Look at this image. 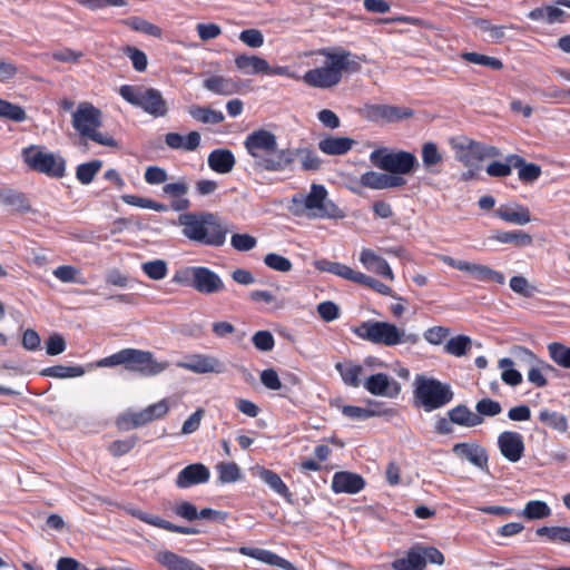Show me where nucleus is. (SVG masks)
<instances>
[{
  "label": "nucleus",
  "instance_id": "nucleus-1",
  "mask_svg": "<svg viewBox=\"0 0 570 570\" xmlns=\"http://www.w3.org/2000/svg\"><path fill=\"white\" fill-rule=\"evenodd\" d=\"M317 53L325 57L324 65L307 70L302 77L292 71L288 66L272 67L268 62L264 75L285 76L294 80H303L312 88L330 89L342 81L344 72L354 73L362 68L363 59L342 47L322 48Z\"/></svg>",
  "mask_w": 570,
  "mask_h": 570
},
{
  "label": "nucleus",
  "instance_id": "nucleus-2",
  "mask_svg": "<svg viewBox=\"0 0 570 570\" xmlns=\"http://www.w3.org/2000/svg\"><path fill=\"white\" fill-rule=\"evenodd\" d=\"M243 144L253 158V167L258 170L284 171L289 169L296 159L297 153L294 149H279L276 135L263 128L248 134Z\"/></svg>",
  "mask_w": 570,
  "mask_h": 570
},
{
  "label": "nucleus",
  "instance_id": "nucleus-3",
  "mask_svg": "<svg viewBox=\"0 0 570 570\" xmlns=\"http://www.w3.org/2000/svg\"><path fill=\"white\" fill-rule=\"evenodd\" d=\"M178 223L183 227V235L194 243L220 247L226 242L228 230L213 213H184L179 215Z\"/></svg>",
  "mask_w": 570,
  "mask_h": 570
},
{
  "label": "nucleus",
  "instance_id": "nucleus-4",
  "mask_svg": "<svg viewBox=\"0 0 570 570\" xmlns=\"http://www.w3.org/2000/svg\"><path fill=\"white\" fill-rule=\"evenodd\" d=\"M352 332L361 340L384 346H395L403 343L416 344L420 340L417 334H405L393 323L375 320L362 322L354 326Z\"/></svg>",
  "mask_w": 570,
  "mask_h": 570
},
{
  "label": "nucleus",
  "instance_id": "nucleus-5",
  "mask_svg": "<svg viewBox=\"0 0 570 570\" xmlns=\"http://www.w3.org/2000/svg\"><path fill=\"white\" fill-rule=\"evenodd\" d=\"M118 365H124L126 370L137 372L144 376L157 375L166 368V364L154 360L151 352L129 347L122 348L97 362L99 367H114Z\"/></svg>",
  "mask_w": 570,
  "mask_h": 570
},
{
  "label": "nucleus",
  "instance_id": "nucleus-6",
  "mask_svg": "<svg viewBox=\"0 0 570 570\" xmlns=\"http://www.w3.org/2000/svg\"><path fill=\"white\" fill-rule=\"evenodd\" d=\"M453 396L454 394L449 384L424 375L415 376L414 405L422 407L425 412H432L445 406L452 401Z\"/></svg>",
  "mask_w": 570,
  "mask_h": 570
},
{
  "label": "nucleus",
  "instance_id": "nucleus-7",
  "mask_svg": "<svg viewBox=\"0 0 570 570\" xmlns=\"http://www.w3.org/2000/svg\"><path fill=\"white\" fill-rule=\"evenodd\" d=\"M102 124V114L90 102H80L72 114V127L82 137L106 147H117V140L98 131Z\"/></svg>",
  "mask_w": 570,
  "mask_h": 570
},
{
  "label": "nucleus",
  "instance_id": "nucleus-8",
  "mask_svg": "<svg viewBox=\"0 0 570 570\" xmlns=\"http://www.w3.org/2000/svg\"><path fill=\"white\" fill-rule=\"evenodd\" d=\"M119 95L131 106L142 109L155 118L165 117L168 112L167 101L156 88L122 85L119 88Z\"/></svg>",
  "mask_w": 570,
  "mask_h": 570
},
{
  "label": "nucleus",
  "instance_id": "nucleus-9",
  "mask_svg": "<svg viewBox=\"0 0 570 570\" xmlns=\"http://www.w3.org/2000/svg\"><path fill=\"white\" fill-rule=\"evenodd\" d=\"M455 159L465 167H478V164L487 158H494L500 150L481 141L473 140L465 136H459L450 140Z\"/></svg>",
  "mask_w": 570,
  "mask_h": 570
},
{
  "label": "nucleus",
  "instance_id": "nucleus-10",
  "mask_svg": "<svg viewBox=\"0 0 570 570\" xmlns=\"http://www.w3.org/2000/svg\"><path fill=\"white\" fill-rule=\"evenodd\" d=\"M24 164L33 171L51 178H62L66 174V161L61 156L45 151L40 146H29L22 149Z\"/></svg>",
  "mask_w": 570,
  "mask_h": 570
},
{
  "label": "nucleus",
  "instance_id": "nucleus-11",
  "mask_svg": "<svg viewBox=\"0 0 570 570\" xmlns=\"http://www.w3.org/2000/svg\"><path fill=\"white\" fill-rule=\"evenodd\" d=\"M370 160L380 169L397 175H409L419 166L415 155L405 150L376 149L371 153Z\"/></svg>",
  "mask_w": 570,
  "mask_h": 570
},
{
  "label": "nucleus",
  "instance_id": "nucleus-12",
  "mask_svg": "<svg viewBox=\"0 0 570 570\" xmlns=\"http://www.w3.org/2000/svg\"><path fill=\"white\" fill-rule=\"evenodd\" d=\"M180 274L186 279L190 278L189 285L202 294H214L225 289L224 282L217 273L205 266H190L183 272H177L175 282H183Z\"/></svg>",
  "mask_w": 570,
  "mask_h": 570
},
{
  "label": "nucleus",
  "instance_id": "nucleus-13",
  "mask_svg": "<svg viewBox=\"0 0 570 570\" xmlns=\"http://www.w3.org/2000/svg\"><path fill=\"white\" fill-rule=\"evenodd\" d=\"M304 206L314 218L340 219L345 216L336 204L327 199V190L320 184L311 185L309 193L304 198Z\"/></svg>",
  "mask_w": 570,
  "mask_h": 570
},
{
  "label": "nucleus",
  "instance_id": "nucleus-14",
  "mask_svg": "<svg viewBox=\"0 0 570 570\" xmlns=\"http://www.w3.org/2000/svg\"><path fill=\"white\" fill-rule=\"evenodd\" d=\"M438 257L445 265L468 273L473 279L478 282L495 283L499 285H503L505 282L503 273L495 271L488 265L455 259L449 255H439Z\"/></svg>",
  "mask_w": 570,
  "mask_h": 570
},
{
  "label": "nucleus",
  "instance_id": "nucleus-15",
  "mask_svg": "<svg viewBox=\"0 0 570 570\" xmlns=\"http://www.w3.org/2000/svg\"><path fill=\"white\" fill-rule=\"evenodd\" d=\"M411 108L385 104H367L360 109V115L372 122L390 124L412 117Z\"/></svg>",
  "mask_w": 570,
  "mask_h": 570
},
{
  "label": "nucleus",
  "instance_id": "nucleus-16",
  "mask_svg": "<svg viewBox=\"0 0 570 570\" xmlns=\"http://www.w3.org/2000/svg\"><path fill=\"white\" fill-rule=\"evenodd\" d=\"M452 453L460 460H465L482 471L489 470L488 451L478 442L455 443L452 448Z\"/></svg>",
  "mask_w": 570,
  "mask_h": 570
},
{
  "label": "nucleus",
  "instance_id": "nucleus-17",
  "mask_svg": "<svg viewBox=\"0 0 570 570\" xmlns=\"http://www.w3.org/2000/svg\"><path fill=\"white\" fill-rule=\"evenodd\" d=\"M364 389L372 395L395 399L401 393V384L390 377L386 373H375L370 375L363 383Z\"/></svg>",
  "mask_w": 570,
  "mask_h": 570
},
{
  "label": "nucleus",
  "instance_id": "nucleus-18",
  "mask_svg": "<svg viewBox=\"0 0 570 570\" xmlns=\"http://www.w3.org/2000/svg\"><path fill=\"white\" fill-rule=\"evenodd\" d=\"M514 355L522 357L530 363L531 366L528 371L529 382L534 384L537 387H544L548 384L544 372L553 370L550 364L539 361L529 348L523 346H517L514 348Z\"/></svg>",
  "mask_w": 570,
  "mask_h": 570
},
{
  "label": "nucleus",
  "instance_id": "nucleus-19",
  "mask_svg": "<svg viewBox=\"0 0 570 570\" xmlns=\"http://www.w3.org/2000/svg\"><path fill=\"white\" fill-rule=\"evenodd\" d=\"M498 446L502 456L513 463L518 462L524 453L523 438L514 431L501 432L498 436Z\"/></svg>",
  "mask_w": 570,
  "mask_h": 570
},
{
  "label": "nucleus",
  "instance_id": "nucleus-20",
  "mask_svg": "<svg viewBox=\"0 0 570 570\" xmlns=\"http://www.w3.org/2000/svg\"><path fill=\"white\" fill-rule=\"evenodd\" d=\"M366 485L361 474L350 471L335 472L332 478L331 489L334 493L356 494Z\"/></svg>",
  "mask_w": 570,
  "mask_h": 570
},
{
  "label": "nucleus",
  "instance_id": "nucleus-21",
  "mask_svg": "<svg viewBox=\"0 0 570 570\" xmlns=\"http://www.w3.org/2000/svg\"><path fill=\"white\" fill-rule=\"evenodd\" d=\"M210 471L203 463H191L185 466L176 476L175 484L179 489H187L209 481Z\"/></svg>",
  "mask_w": 570,
  "mask_h": 570
},
{
  "label": "nucleus",
  "instance_id": "nucleus-22",
  "mask_svg": "<svg viewBox=\"0 0 570 570\" xmlns=\"http://www.w3.org/2000/svg\"><path fill=\"white\" fill-rule=\"evenodd\" d=\"M178 366L198 374L224 372V364L217 357L204 354L190 355Z\"/></svg>",
  "mask_w": 570,
  "mask_h": 570
},
{
  "label": "nucleus",
  "instance_id": "nucleus-23",
  "mask_svg": "<svg viewBox=\"0 0 570 570\" xmlns=\"http://www.w3.org/2000/svg\"><path fill=\"white\" fill-rule=\"evenodd\" d=\"M252 473L254 476L259 478L273 492L282 497L286 502L293 503V493L275 471L257 465L252 469Z\"/></svg>",
  "mask_w": 570,
  "mask_h": 570
},
{
  "label": "nucleus",
  "instance_id": "nucleus-24",
  "mask_svg": "<svg viewBox=\"0 0 570 570\" xmlns=\"http://www.w3.org/2000/svg\"><path fill=\"white\" fill-rule=\"evenodd\" d=\"M238 551L243 556L254 558L269 566H275L284 570H296L292 562L269 550L252 547H240Z\"/></svg>",
  "mask_w": 570,
  "mask_h": 570
},
{
  "label": "nucleus",
  "instance_id": "nucleus-25",
  "mask_svg": "<svg viewBox=\"0 0 570 570\" xmlns=\"http://www.w3.org/2000/svg\"><path fill=\"white\" fill-rule=\"evenodd\" d=\"M155 560L167 570H205L190 559L168 550L156 553Z\"/></svg>",
  "mask_w": 570,
  "mask_h": 570
},
{
  "label": "nucleus",
  "instance_id": "nucleus-26",
  "mask_svg": "<svg viewBox=\"0 0 570 570\" xmlns=\"http://www.w3.org/2000/svg\"><path fill=\"white\" fill-rule=\"evenodd\" d=\"M360 262L366 269L390 281L394 279V274L389 263L383 257L376 255L374 250L368 248L363 249L360 255Z\"/></svg>",
  "mask_w": 570,
  "mask_h": 570
},
{
  "label": "nucleus",
  "instance_id": "nucleus-27",
  "mask_svg": "<svg viewBox=\"0 0 570 570\" xmlns=\"http://www.w3.org/2000/svg\"><path fill=\"white\" fill-rule=\"evenodd\" d=\"M207 163L213 171L217 174H228L234 169L236 159L232 150L218 148L210 151Z\"/></svg>",
  "mask_w": 570,
  "mask_h": 570
},
{
  "label": "nucleus",
  "instance_id": "nucleus-28",
  "mask_svg": "<svg viewBox=\"0 0 570 570\" xmlns=\"http://www.w3.org/2000/svg\"><path fill=\"white\" fill-rule=\"evenodd\" d=\"M495 216L507 223L517 225H525L531 222L529 208L520 204L501 205L495 210Z\"/></svg>",
  "mask_w": 570,
  "mask_h": 570
},
{
  "label": "nucleus",
  "instance_id": "nucleus-29",
  "mask_svg": "<svg viewBox=\"0 0 570 570\" xmlns=\"http://www.w3.org/2000/svg\"><path fill=\"white\" fill-rule=\"evenodd\" d=\"M509 160L513 164V168L518 169L519 179L524 184L534 183L542 174V169L539 165L527 163L523 157L517 154H510Z\"/></svg>",
  "mask_w": 570,
  "mask_h": 570
},
{
  "label": "nucleus",
  "instance_id": "nucleus-30",
  "mask_svg": "<svg viewBox=\"0 0 570 570\" xmlns=\"http://www.w3.org/2000/svg\"><path fill=\"white\" fill-rule=\"evenodd\" d=\"M354 142L348 137L327 136L318 141V149L326 155L340 156L347 154Z\"/></svg>",
  "mask_w": 570,
  "mask_h": 570
},
{
  "label": "nucleus",
  "instance_id": "nucleus-31",
  "mask_svg": "<svg viewBox=\"0 0 570 570\" xmlns=\"http://www.w3.org/2000/svg\"><path fill=\"white\" fill-rule=\"evenodd\" d=\"M237 70L245 75H264L267 70V60L256 55H238L234 59Z\"/></svg>",
  "mask_w": 570,
  "mask_h": 570
},
{
  "label": "nucleus",
  "instance_id": "nucleus-32",
  "mask_svg": "<svg viewBox=\"0 0 570 570\" xmlns=\"http://www.w3.org/2000/svg\"><path fill=\"white\" fill-rule=\"evenodd\" d=\"M165 142L171 149L194 151L200 145V134L194 130L184 137L178 132H168L165 136Z\"/></svg>",
  "mask_w": 570,
  "mask_h": 570
},
{
  "label": "nucleus",
  "instance_id": "nucleus-33",
  "mask_svg": "<svg viewBox=\"0 0 570 570\" xmlns=\"http://www.w3.org/2000/svg\"><path fill=\"white\" fill-rule=\"evenodd\" d=\"M448 416L453 424L473 428L483 423V419L480 415L472 412L465 404H459L448 411Z\"/></svg>",
  "mask_w": 570,
  "mask_h": 570
},
{
  "label": "nucleus",
  "instance_id": "nucleus-34",
  "mask_svg": "<svg viewBox=\"0 0 570 570\" xmlns=\"http://www.w3.org/2000/svg\"><path fill=\"white\" fill-rule=\"evenodd\" d=\"M335 370L338 372L343 383L351 387H358L362 383L363 366L352 361L337 362Z\"/></svg>",
  "mask_w": 570,
  "mask_h": 570
},
{
  "label": "nucleus",
  "instance_id": "nucleus-35",
  "mask_svg": "<svg viewBox=\"0 0 570 570\" xmlns=\"http://www.w3.org/2000/svg\"><path fill=\"white\" fill-rule=\"evenodd\" d=\"M393 570H424L423 556L420 552V544H415L406 551L402 558L391 563Z\"/></svg>",
  "mask_w": 570,
  "mask_h": 570
},
{
  "label": "nucleus",
  "instance_id": "nucleus-36",
  "mask_svg": "<svg viewBox=\"0 0 570 570\" xmlns=\"http://www.w3.org/2000/svg\"><path fill=\"white\" fill-rule=\"evenodd\" d=\"M2 204L9 208L11 213L27 214L31 210V205L28 197L13 189L2 191Z\"/></svg>",
  "mask_w": 570,
  "mask_h": 570
},
{
  "label": "nucleus",
  "instance_id": "nucleus-37",
  "mask_svg": "<svg viewBox=\"0 0 570 570\" xmlns=\"http://www.w3.org/2000/svg\"><path fill=\"white\" fill-rule=\"evenodd\" d=\"M140 520L144 521L147 524L157 527L159 529L175 532L179 534H199L200 530L196 527H184V525H177L174 524L158 515H151V514H144L140 517Z\"/></svg>",
  "mask_w": 570,
  "mask_h": 570
},
{
  "label": "nucleus",
  "instance_id": "nucleus-38",
  "mask_svg": "<svg viewBox=\"0 0 570 570\" xmlns=\"http://www.w3.org/2000/svg\"><path fill=\"white\" fill-rule=\"evenodd\" d=\"M538 419L541 423L559 433H567L569 430L568 417L557 411L542 409L539 412Z\"/></svg>",
  "mask_w": 570,
  "mask_h": 570
},
{
  "label": "nucleus",
  "instance_id": "nucleus-39",
  "mask_svg": "<svg viewBox=\"0 0 570 570\" xmlns=\"http://www.w3.org/2000/svg\"><path fill=\"white\" fill-rule=\"evenodd\" d=\"M492 239L502 244H513L517 247L530 246L533 242L531 235L523 230H498L492 236Z\"/></svg>",
  "mask_w": 570,
  "mask_h": 570
},
{
  "label": "nucleus",
  "instance_id": "nucleus-40",
  "mask_svg": "<svg viewBox=\"0 0 570 570\" xmlns=\"http://www.w3.org/2000/svg\"><path fill=\"white\" fill-rule=\"evenodd\" d=\"M204 87L217 95H233L237 91L236 82L230 78H225L223 76H213L207 78L204 81Z\"/></svg>",
  "mask_w": 570,
  "mask_h": 570
},
{
  "label": "nucleus",
  "instance_id": "nucleus-41",
  "mask_svg": "<svg viewBox=\"0 0 570 570\" xmlns=\"http://www.w3.org/2000/svg\"><path fill=\"white\" fill-rule=\"evenodd\" d=\"M342 413L346 417L353 420H367L374 416H392L396 412L395 410H367L366 407L356 405H344L342 407Z\"/></svg>",
  "mask_w": 570,
  "mask_h": 570
},
{
  "label": "nucleus",
  "instance_id": "nucleus-42",
  "mask_svg": "<svg viewBox=\"0 0 570 570\" xmlns=\"http://www.w3.org/2000/svg\"><path fill=\"white\" fill-rule=\"evenodd\" d=\"M538 537H544L551 543L570 544L569 527H540L535 530Z\"/></svg>",
  "mask_w": 570,
  "mask_h": 570
},
{
  "label": "nucleus",
  "instance_id": "nucleus-43",
  "mask_svg": "<svg viewBox=\"0 0 570 570\" xmlns=\"http://www.w3.org/2000/svg\"><path fill=\"white\" fill-rule=\"evenodd\" d=\"M85 374V368L80 365H52L40 371V375L55 379L79 377Z\"/></svg>",
  "mask_w": 570,
  "mask_h": 570
},
{
  "label": "nucleus",
  "instance_id": "nucleus-44",
  "mask_svg": "<svg viewBox=\"0 0 570 570\" xmlns=\"http://www.w3.org/2000/svg\"><path fill=\"white\" fill-rule=\"evenodd\" d=\"M189 115L202 124L217 125L224 121L225 116L220 110H214L210 107L191 106Z\"/></svg>",
  "mask_w": 570,
  "mask_h": 570
},
{
  "label": "nucleus",
  "instance_id": "nucleus-45",
  "mask_svg": "<svg viewBox=\"0 0 570 570\" xmlns=\"http://www.w3.org/2000/svg\"><path fill=\"white\" fill-rule=\"evenodd\" d=\"M318 268L322 271H327L334 275H337L342 278L353 281L358 284V277L363 275L361 272H356L347 265L341 263H332L328 261H323L318 263Z\"/></svg>",
  "mask_w": 570,
  "mask_h": 570
},
{
  "label": "nucleus",
  "instance_id": "nucleus-46",
  "mask_svg": "<svg viewBox=\"0 0 570 570\" xmlns=\"http://www.w3.org/2000/svg\"><path fill=\"white\" fill-rule=\"evenodd\" d=\"M551 514V509L544 501L531 500L527 502L520 515L528 520H540L548 518Z\"/></svg>",
  "mask_w": 570,
  "mask_h": 570
},
{
  "label": "nucleus",
  "instance_id": "nucleus-47",
  "mask_svg": "<svg viewBox=\"0 0 570 570\" xmlns=\"http://www.w3.org/2000/svg\"><path fill=\"white\" fill-rule=\"evenodd\" d=\"M125 24L128 26L130 29L155 37V38H161L163 30L157 24H154L140 17H130L125 20Z\"/></svg>",
  "mask_w": 570,
  "mask_h": 570
},
{
  "label": "nucleus",
  "instance_id": "nucleus-48",
  "mask_svg": "<svg viewBox=\"0 0 570 570\" xmlns=\"http://www.w3.org/2000/svg\"><path fill=\"white\" fill-rule=\"evenodd\" d=\"M102 167L99 159L80 164L76 169V177L82 185L90 184Z\"/></svg>",
  "mask_w": 570,
  "mask_h": 570
},
{
  "label": "nucleus",
  "instance_id": "nucleus-49",
  "mask_svg": "<svg viewBox=\"0 0 570 570\" xmlns=\"http://www.w3.org/2000/svg\"><path fill=\"white\" fill-rule=\"evenodd\" d=\"M538 92L546 101L556 104H569L570 102V88H561L552 85L544 89H539Z\"/></svg>",
  "mask_w": 570,
  "mask_h": 570
},
{
  "label": "nucleus",
  "instance_id": "nucleus-50",
  "mask_svg": "<svg viewBox=\"0 0 570 570\" xmlns=\"http://www.w3.org/2000/svg\"><path fill=\"white\" fill-rule=\"evenodd\" d=\"M461 58L470 63L489 67L493 70H501L503 62L497 57H490L478 52H463Z\"/></svg>",
  "mask_w": 570,
  "mask_h": 570
},
{
  "label": "nucleus",
  "instance_id": "nucleus-51",
  "mask_svg": "<svg viewBox=\"0 0 570 570\" xmlns=\"http://www.w3.org/2000/svg\"><path fill=\"white\" fill-rule=\"evenodd\" d=\"M52 274L62 283L85 284L81 271L71 265H60L53 269Z\"/></svg>",
  "mask_w": 570,
  "mask_h": 570
},
{
  "label": "nucleus",
  "instance_id": "nucleus-52",
  "mask_svg": "<svg viewBox=\"0 0 570 570\" xmlns=\"http://www.w3.org/2000/svg\"><path fill=\"white\" fill-rule=\"evenodd\" d=\"M218 481L220 483H234L240 479V469L235 462H219L216 464Z\"/></svg>",
  "mask_w": 570,
  "mask_h": 570
},
{
  "label": "nucleus",
  "instance_id": "nucleus-53",
  "mask_svg": "<svg viewBox=\"0 0 570 570\" xmlns=\"http://www.w3.org/2000/svg\"><path fill=\"white\" fill-rule=\"evenodd\" d=\"M471 345V340L469 336L465 335H458L455 337L450 338L445 346L444 351L454 356H463L466 354Z\"/></svg>",
  "mask_w": 570,
  "mask_h": 570
},
{
  "label": "nucleus",
  "instance_id": "nucleus-54",
  "mask_svg": "<svg viewBox=\"0 0 570 570\" xmlns=\"http://www.w3.org/2000/svg\"><path fill=\"white\" fill-rule=\"evenodd\" d=\"M550 357L558 365L570 368V347L561 343L553 342L548 346Z\"/></svg>",
  "mask_w": 570,
  "mask_h": 570
},
{
  "label": "nucleus",
  "instance_id": "nucleus-55",
  "mask_svg": "<svg viewBox=\"0 0 570 570\" xmlns=\"http://www.w3.org/2000/svg\"><path fill=\"white\" fill-rule=\"evenodd\" d=\"M142 272L154 281H160L167 276V263L163 259L146 262L141 265Z\"/></svg>",
  "mask_w": 570,
  "mask_h": 570
},
{
  "label": "nucleus",
  "instance_id": "nucleus-56",
  "mask_svg": "<svg viewBox=\"0 0 570 570\" xmlns=\"http://www.w3.org/2000/svg\"><path fill=\"white\" fill-rule=\"evenodd\" d=\"M513 364V361L509 357H504L499 361V366L504 368L501 374V379L505 384L511 386L519 385L522 382V375L519 371L512 368Z\"/></svg>",
  "mask_w": 570,
  "mask_h": 570
},
{
  "label": "nucleus",
  "instance_id": "nucleus-57",
  "mask_svg": "<svg viewBox=\"0 0 570 570\" xmlns=\"http://www.w3.org/2000/svg\"><path fill=\"white\" fill-rule=\"evenodd\" d=\"M138 440L139 439L137 435H130L122 440H116L108 445V451L115 458L122 456L129 453L136 446Z\"/></svg>",
  "mask_w": 570,
  "mask_h": 570
},
{
  "label": "nucleus",
  "instance_id": "nucleus-58",
  "mask_svg": "<svg viewBox=\"0 0 570 570\" xmlns=\"http://www.w3.org/2000/svg\"><path fill=\"white\" fill-rule=\"evenodd\" d=\"M122 52L127 56L132 63V67L138 72H144L148 66V59L146 53L132 46H126L122 48Z\"/></svg>",
  "mask_w": 570,
  "mask_h": 570
},
{
  "label": "nucleus",
  "instance_id": "nucleus-59",
  "mask_svg": "<svg viewBox=\"0 0 570 570\" xmlns=\"http://www.w3.org/2000/svg\"><path fill=\"white\" fill-rule=\"evenodd\" d=\"M27 118V112L21 106L2 99V119L13 122H23Z\"/></svg>",
  "mask_w": 570,
  "mask_h": 570
},
{
  "label": "nucleus",
  "instance_id": "nucleus-60",
  "mask_svg": "<svg viewBox=\"0 0 570 570\" xmlns=\"http://www.w3.org/2000/svg\"><path fill=\"white\" fill-rule=\"evenodd\" d=\"M422 160L428 169L442 163L443 157L435 142L428 141L422 146Z\"/></svg>",
  "mask_w": 570,
  "mask_h": 570
},
{
  "label": "nucleus",
  "instance_id": "nucleus-61",
  "mask_svg": "<svg viewBox=\"0 0 570 570\" xmlns=\"http://www.w3.org/2000/svg\"><path fill=\"white\" fill-rule=\"evenodd\" d=\"M264 264L271 269L283 273L289 272L293 267L292 262L287 257L276 253H269L265 255Z\"/></svg>",
  "mask_w": 570,
  "mask_h": 570
},
{
  "label": "nucleus",
  "instance_id": "nucleus-62",
  "mask_svg": "<svg viewBox=\"0 0 570 570\" xmlns=\"http://www.w3.org/2000/svg\"><path fill=\"white\" fill-rule=\"evenodd\" d=\"M475 410V414L483 419V416H495L500 414L502 412V406L498 401L484 397L476 402Z\"/></svg>",
  "mask_w": 570,
  "mask_h": 570
},
{
  "label": "nucleus",
  "instance_id": "nucleus-63",
  "mask_svg": "<svg viewBox=\"0 0 570 570\" xmlns=\"http://www.w3.org/2000/svg\"><path fill=\"white\" fill-rule=\"evenodd\" d=\"M252 342L254 346L262 352H269L274 348L275 340L269 331H258L253 337Z\"/></svg>",
  "mask_w": 570,
  "mask_h": 570
},
{
  "label": "nucleus",
  "instance_id": "nucleus-64",
  "mask_svg": "<svg viewBox=\"0 0 570 570\" xmlns=\"http://www.w3.org/2000/svg\"><path fill=\"white\" fill-rule=\"evenodd\" d=\"M238 38L249 48H261L264 45V35L258 29H245L239 33Z\"/></svg>",
  "mask_w": 570,
  "mask_h": 570
}]
</instances>
